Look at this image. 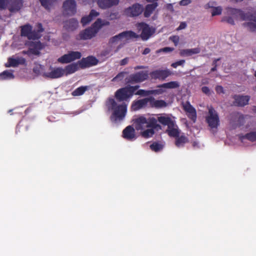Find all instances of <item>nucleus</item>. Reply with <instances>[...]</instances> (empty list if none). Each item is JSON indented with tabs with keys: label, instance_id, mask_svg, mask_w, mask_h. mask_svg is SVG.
I'll return each instance as SVG.
<instances>
[{
	"label": "nucleus",
	"instance_id": "nucleus-1",
	"mask_svg": "<svg viewBox=\"0 0 256 256\" xmlns=\"http://www.w3.org/2000/svg\"><path fill=\"white\" fill-rule=\"evenodd\" d=\"M138 88V86H127L119 89L115 94L116 100L110 98L107 100L106 105L111 113L112 122L118 123L124 120L126 113V105L122 101L130 99Z\"/></svg>",
	"mask_w": 256,
	"mask_h": 256
},
{
	"label": "nucleus",
	"instance_id": "nucleus-2",
	"mask_svg": "<svg viewBox=\"0 0 256 256\" xmlns=\"http://www.w3.org/2000/svg\"><path fill=\"white\" fill-rule=\"evenodd\" d=\"M226 15L222 18V20L230 24H234V20L238 19L248 20V22L244 24V27L252 32H256V12L247 16L244 12L238 9L228 8L226 10Z\"/></svg>",
	"mask_w": 256,
	"mask_h": 256
},
{
	"label": "nucleus",
	"instance_id": "nucleus-3",
	"mask_svg": "<svg viewBox=\"0 0 256 256\" xmlns=\"http://www.w3.org/2000/svg\"><path fill=\"white\" fill-rule=\"evenodd\" d=\"M134 126L136 130L140 131L141 136L144 138L152 137L155 130L161 129V126L157 123L156 118L154 116H138L134 120Z\"/></svg>",
	"mask_w": 256,
	"mask_h": 256
},
{
	"label": "nucleus",
	"instance_id": "nucleus-4",
	"mask_svg": "<svg viewBox=\"0 0 256 256\" xmlns=\"http://www.w3.org/2000/svg\"><path fill=\"white\" fill-rule=\"evenodd\" d=\"M138 37V35L132 31H126L115 36L110 40V49L103 52L102 54L105 56H110L118 52L128 40Z\"/></svg>",
	"mask_w": 256,
	"mask_h": 256
},
{
	"label": "nucleus",
	"instance_id": "nucleus-5",
	"mask_svg": "<svg viewBox=\"0 0 256 256\" xmlns=\"http://www.w3.org/2000/svg\"><path fill=\"white\" fill-rule=\"evenodd\" d=\"M105 24H106L104 22L102 21L100 19H98L90 28L82 31L76 38L84 40L92 38L96 36L101 27Z\"/></svg>",
	"mask_w": 256,
	"mask_h": 256
},
{
	"label": "nucleus",
	"instance_id": "nucleus-6",
	"mask_svg": "<svg viewBox=\"0 0 256 256\" xmlns=\"http://www.w3.org/2000/svg\"><path fill=\"white\" fill-rule=\"evenodd\" d=\"M206 121L208 126L212 128H215L219 125V118L216 111L212 108H208V112L206 116Z\"/></svg>",
	"mask_w": 256,
	"mask_h": 256
},
{
	"label": "nucleus",
	"instance_id": "nucleus-7",
	"mask_svg": "<svg viewBox=\"0 0 256 256\" xmlns=\"http://www.w3.org/2000/svg\"><path fill=\"white\" fill-rule=\"evenodd\" d=\"M136 26L138 30L141 32L140 37L143 40H148L155 32L154 28L144 23L138 24Z\"/></svg>",
	"mask_w": 256,
	"mask_h": 256
},
{
	"label": "nucleus",
	"instance_id": "nucleus-8",
	"mask_svg": "<svg viewBox=\"0 0 256 256\" xmlns=\"http://www.w3.org/2000/svg\"><path fill=\"white\" fill-rule=\"evenodd\" d=\"M82 54L78 52L71 51L60 57L58 62L62 64H66L72 61L79 59L81 58Z\"/></svg>",
	"mask_w": 256,
	"mask_h": 256
},
{
	"label": "nucleus",
	"instance_id": "nucleus-9",
	"mask_svg": "<svg viewBox=\"0 0 256 256\" xmlns=\"http://www.w3.org/2000/svg\"><path fill=\"white\" fill-rule=\"evenodd\" d=\"M64 76L63 68L50 67L44 74V77L49 78H57Z\"/></svg>",
	"mask_w": 256,
	"mask_h": 256
},
{
	"label": "nucleus",
	"instance_id": "nucleus-10",
	"mask_svg": "<svg viewBox=\"0 0 256 256\" xmlns=\"http://www.w3.org/2000/svg\"><path fill=\"white\" fill-rule=\"evenodd\" d=\"M84 4H89L95 1L102 8H106L111 6L116 5L119 2V0H81Z\"/></svg>",
	"mask_w": 256,
	"mask_h": 256
},
{
	"label": "nucleus",
	"instance_id": "nucleus-11",
	"mask_svg": "<svg viewBox=\"0 0 256 256\" xmlns=\"http://www.w3.org/2000/svg\"><path fill=\"white\" fill-rule=\"evenodd\" d=\"M63 10L66 14H74L76 11V4L75 0H66L63 4Z\"/></svg>",
	"mask_w": 256,
	"mask_h": 256
},
{
	"label": "nucleus",
	"instance_id": "nucleus-12",
	"mask_svg": "<svg viewBox=\"0 0 256 256\" xmlns=\"http://www.w3.org/2000/svg\"><path fill=\"white\" fill-rule=\"evenodd\" d=\"M246 116L239 113H235L230 116V124L234 128L243 124Z\"/></svg>",
	"mask_w": 256,
	"mask_h": 256
},
{
	"label": "nucleus",
	"instance_id": "nucleus-13",
	"mask_svg": "<svg viewBox=\"0 0 256 256\" xmlns=\"http://www.w3.org/2000/svg\"><path fill=\"white\" fill-rule=\"evenodd\" d=\"M142 11V6L140 4H136L126 9L124 14L128 16H136L140 14Z\"/></svg>",
	"mask_w": 256,
	"mask_h": 256
},
{
	"label": "nucleus",
	"instance_id": "nucleus-14",
	"mask_svg": "<svg viewBox=\"0 0 256 256\" xmlns=\"http://www.w3.org/2000/svg\"><path fill=\"white\" fill-rule=\"evenodd\" d=\"M21 35L26 36L29 40H36L40 37L38 34L32 32V27L28 24L22 26Z\"/></svg>",
	"mask_w": 256,
	"mask_h": 256
},
{
	"label": "nucleus",
	"instance_id": "nucleus-15",
	"mask_svg": "<svg viewBox=\"0 0 256 256\" xmlns=\"http://www.w3.org/2000/svg\"><path fill=\"white\" fill-rule=\"evenodd\" d=\"M148 77V73L146 72H141L130 76L128 82H140L146 80Z\"/></svg>",
	"mask_w": 256,
	"mask_h": 256
},
{
	"label": "nucleus",
	"instance_id": "nucleus-16",
	"mask_svg": "<svg viewBox=\"0 0 256 256\" xmlns=\"http://www.w3.org/2000/svg\"><path fill=\"white\" fill-rule=\"evenodd\" d=\"M182 106L188 116L194 122L196 119V113L195 108L190 104L186 102L182 104Z\"/></svg>",
	"mask_w": 256,
	"mask_h": 256
},
{
	"label": "nucleus",
	"instance_id": "nucleus-17",
	"mask_svg": "<svg viewBox=\"0 0 256 256\" xmlns=\"http://www.w3.org/2000/svg\"><path fill=\"white\" fill-rule=\"evenodd\" d=\"M122 137L126 140L133 141L136 139L137 136L134 128L132 126H128L122 132Z\"/></svg>",
	"mask_w": 256,
	"mask_h": 256
},
{
	"label": "nucleus",
	"instance_id": "nucleus-18",
	"mask_svg": "<svg viewBox=\"0 0 256 256\" xmlns=\"http://www.w3.org/2000/svg\"><path fill=\"white\" fill-rule=\"evenodd\" d=\"M156 119L157 122L158 121L164 126H167L168 128L176 122L174 117L166 114H159Z\"/></svg>",
	"mask_w": 256,
	"mask_h": 256
},
{
	"label": "nucleus",
	"instance_id": "nucleus-19",
	"mask_svg": "<svg viewBox=\"0 0 256 256\" xmlns=\"http://www.w3.org/2000/svg\"><path fill=\"white\" fill-rule=\"evenodd\" d=\"M172 74V72L166 69L164 70H156L151 73L150 76L152 78L159 80H164Z\"/></svg>",
	"mask_w": 256,
	"mask_h": 256
},
{
	"label": "nucleus",
	"instance_id": "nucleus-20",
	"mask_svg": "<svg viewBox=\"0 0 256 256\" xmlns=\"http://www.w3.org/2000/svg\"><path fill=\"white\" fill-rule=\"evenodd\" d=\"M25 60L20 57L13 56L8 58V62L6 63V67H16L20 64H24Z\"/></svg>",
	"mask_w": 256,
	"mask_h": 256
},
{
	"label": "nucleus",
	"instance_id": "nucleus-21",
	"mask_svg": "<svg viewBox=\"0 0 256 256\" xmlns=\"http://www.w3.org/2000/svg\"><path fill=\"white\" fill-rule=\"evenodd\" d=\"M97 63L98 60L94 56H88L79 62L80 66L81 68L89 67L96 65Z\"/></svg>",
	"mask_w": 256,
	"mask_h": 256
},
{
	"label": "nucleus",
	"instance_id": "nucleus-22",
	"mask_svg": "<svg viewBox=\"0 0 256 256\" xmlns=\"http://www.w3.org/2000/svg\"><path fill=\"white\" fill-rule=\"evenodd\" d=\"M148 104L152 107L160 108H165L168 106L167 103L164 100H156L152 97L148 98Z\"/></svg>",
	"mask_w": 256,
	"mask_h": 256
},
{
	"label": "nucleus",
	"instance_id": "nucleus-23",
	"mask_svg": "<svg viewBox=\"0 0 256 256\" xmlns=\"http://www.w3.org/2000/svg\"><path fill=\"white\" fill-rule=\"evenodd\" d=\"M234 104L236 106H244L248 104L250 96H248L236 95L234 97Z\"/></svg>",
	"mask_w": 256,
	"mask_h": 256
},
{
	"label": "nucleus",
	"instance_id": "nucleus-24",
	"mask_svg": "<svg viewBox=\"0 0 256 256\" xmlns=\"http://www.w3.org/2000/svg\"><path fill=\"white\" fill-rule=\"evenodd\" d=\"M42 48V45L39 42H32L30 48L28 52H26V54H39L40 50H41ZM23 53L26 54V52L23 51Z\"/></svg>",
	"mask_w": 256,
	"mask_h": 256
},
{
	"label": "nucleus",
	"instance_id": "nucleus-25",
	"mask_svg": "<svg viewBox=\"0 0 256 256\" xmlns=\"http://www.w3.org/2000/svg\"><path fill=\"white\" fill-rule=\"evenodd\" d=\"M166 132L170 136L176 138L180 136V130H179L175 122L172 124L168 128Z\"/></svg>",
	"mask_w": 256,
	"mask_h": 256
},
{
	"label": "nucleus",
	"instance_id": "nucleus-26",
	"mask_svg": "<svg viewBox=\"0 0 256 256\" xmlns=\"http://www.w3.org/2000/svg\"><path fill=\"white\" fill-rule=\"evenodd\" d=\"M80 67L79 62L78 63H74L66 66L64 70V76H68V74L74 73Z\"/></svg>",
	"mask_w": 256,
	"mask_h": 256
},
{
	"label": "nucleus",
	"instance_id": "nucleus-27",
	"mask_svg": "<svg viewBox=\"0 0 256 256\" xmlns=\"http://www.w3.org/2000/svg\"><path fill=\"white\" fill-rule=\"evenodd\" d=\"M148 98H145L142 100H140L134 102L132 105V109L133 110H137L146 105L148 104Z\"/></svg>",
	"mask_w": 256,
	"mask_h": 256
},
{
	"label": "nucleus",
	"instance_id": "nucleus-28",
	"mask_svg": "<svg viewBox=\"0 0 256 256\" xmlns=\"http://www.w3.org/2000/svg\"><path fill=\"white\" fill-rule=\"evenodd\" d=\"M99 13L94 10H92L89 16H84L81 20L82 25L85 26L91 22L94 18L98 16Z\"/></svg>",
	"mask_w": 256,
	"mask_h": 256
},
{
	"label": "nucleus",
	"instance_id": "nucleus-29",
	"mask_svg": "<svg viewBox=\"0 0 256 256\" xmlns=\"http://www.w3.org/2000/svg\"><path fill=\"white\" fill-rule=\"evenodd\" d=\"M200 50V48H196L190 49L182 50L180 52V54L183 56H189L194 54H198Z\"/></svg>",
	"mask_w": 256,
	"mask_h": 256
},
{
	"label": "nucleus",
	"instance_id": "nucleus-30",
	"mask_svg": "<svg viewBox=\"0 0 256 256\" xmlns=\"http://www.w3.org/2000/svg\"><path fill=\"white\" fill-rule=\"evenodd\" d=\"M214 3L213 2H209L206 5V8H212L211 10L212 16L220 15L222 12V8L221 6H214Z\"/></svg>",
	"mask_w": 256,
	"mask_h": 256
},
{
	"label": "nucleus",
	"instance_id": "nucleus-31",
	"mask_svg": "<svg viewBox=\"0 0 256 256\" xmlns=\"http://www.w3.org/2000/svg\"><path fill=\"white\" fill-rule=\"evenodd\" d=\"M240 138L242 142H244L246 140L252 142H256V130L250 132L245 136H240Z\"/></svg>",
	"mask_w": 256,
	"mask_h": 256
},
{
	"label": "nucleus",
	"instance_id": "nucleus-32",
	"mask_svg": "<svg viewBox=\"0 0 256 256\" xmlns=\"http://www.w3.org/2000/svg\"><path fill=\"white\" fill-rule=\"evenodd\" d=\"M14 78L13 72L12 70H6L0 74V80H10L14 79Z\"/></svg>",
	"mask_w": 256,
	"mask_h": 256
},
{
	"label": "nucleus",
	"instance_id": "nucleus-33",
	"mask_svg": "<svg viewBox=\"0 0 256 256\" xmlns=\"http://www.w3.org/2000/svg\"><path fill=\"white\" fill-rule=\"evenodd\" d=\"M78 26V22L75 19H71L66 22L64 26L68 30H73L76 29Z\"/></svg>",
	"mask_w": 256,
	"mask_h": 256
},
{
	"label": "nucleus",
	"instance_id": "nucleus-34",
	"mask_svg": "<svg viewBox=\"0 0 256 256\" xmlns=\"http://www.w3.org/2000/svg\"><path fill=\"white\" fill-rule=\"evenodd\" d=\"M188 140L186 137L184 135H181L180 136H178L177 138H176V145L178 147H182L184 145L188 142Z\"/></svg>",
	"mask_w": 256,
	"mask_h": 256
},
{
	"label": "nucleus",
	"instance_id": "nucleus-35",
	"mask_svg": "<svg viewBox=\"0 0 256 256\" xmlns=\"http://www.w3.org/2000/svg\"><path fill=\"white\" fill-rule=\"evenodd\" d=\"M22 6V0H16L14 2L12 6L10 7L9 9L10 12L18 11Z\"/></svg>",
	"mask_w": 256,
	"mask_h": 256
},
{
	"label": "nucleus",
	"instance_id": "nucleus-36",
	"mask_svg": "<svg viewBox=\"0 0 256 256\" xmlns=\"http://www.w3.org/2000/svg\"><path fill=\"white\" fill-rule=\"evenodd\" d=\"M157 6L158 4L156 3L148 4L146 8L144 13V16L146 17H148Z\"/></svg>",
	"mask_w": 256,
	"mask_h": 256
},
{
	"label": "nucleus",
	"instance_id": "nucleus-37",
	"mask_svg": "<svg viewBox=\"0 0 256 256\" xmlns=\"http://www.w3.org/2000/svg\"><path fill=\"white\" fill-rule=\"evenodd\" d=\"M164 147V144L162 142H155L150 145V148L154 152L161 151Z\"/></svg>",
	"mask_w": 256,
	"mask_h": 256
},
{
	"label": "nucleus",
	"instance_id": "nucleus-38",
	"mask_svg": "<svg viewBox=\"0 0 256 256\" xmlns=\"http://www.w3.org/2000/svg\"><path fill=\"white\" fill-rule=\"evenodd\" d=\"M33 70L36 74L44 76L46 70H45L42 65L36 64L34 66Z\"/></svg>",
	"mask_w": 256,
	"mask_h": 256
},
{
	"label": "nucleus",
	"instance_id": "nucleus-39",
	"mask_svg": "<svg viewBox=\"0 0 256 256\" xmlns=\"http://www.w3.org/2000/svg\"><path fill=\"white\" fill-rule=\"evenodd\" d=\"M162 86L165 90L167 88H174L179 86V84L177 82H170L162 84Z\"/></svg>",
	"mask_w": 256,
	"mask_h": 256
},
{
	"label": "nucleus",
	"instance_id": "nucleus-40",
	"mask_svg": "<svg viewBox=\"0 0 256 256\" xmlns=\"http://www.w3.org/2000/svg\"><path fill=\"white\" fill-rule=\"evenodd\" d=\"M166 92L164 88L162 86V84L158 86V88L155 90H151V94L160 95Z\"/></svg>",
	"mask_w": 256,
	"mask_h": 256
},
{
	"label": "nucleus",
	"instance_id": "nucleus-41",
	"mask_svg": "<svg viewBox=\"0 0 256 256\" xmlns=\"http://www.w3.org/2000/svg\"><path fill=\"white\" fill-rule=\"evenodd\" d=\"M42 6L48 9L57 0H40Z\"/></svg>",
	"mask_w": 256,
	"mask_h": 256
},
{
	"label": "nucleus",
	"instance_id": "nucleus-42",
	"mask_svg": "<svg viewBox=\"0 0 256 256\" xmlns=\"http://www.w3.org/2000/svg\"><path fill=\"white\" fill-rule=\"evenodd\" d=\"M86 88L84 86L78 88L75 90L72 93L74 96H79L82 95L86 91Z\"/></svg>",
	"mask_w": 256,
	"mask_h": 256
},
{
	"label": "nucleus",
	"instance_id": "nucleus-43",
	"mask_svg": "<svg viewBox=\"0 0 256 256\" xmlns=\"http://www.w3.org/2000/svg\"><path fill=\"white\" fill-rule=\"evenodd\" d=\"M135 94L140 95L143 96H146L150 95H151V90H139L136 91L134 93Z\"/></svg>",
	"mask_w": 256,
	"mask_h": 256
},
{
	"label": "nucleus",
	"instance_id": "nucleus-44",
	"mask_svg": "<svg viewBox=\"0 0 256 256\" xmlns=\"http://www.w3.org/2000/svg\"><path fill=\"white\" fill-rule=\"evenodd\" d=\"M126 72H121L112 80V82H120L122 80L125 76Z\"/></svg>",
	"mask_w": 256,
	"mask_h": 256
},
{
	"label": "nucleus",
	"instance_id": "nucleus-45",
	"mask_svg": "<svg viewBox=\"0 0 256 256\" xmlns=\"http://www.w3.org/2000/svg\"><path fill=\"white\" fill-rule=\"evenodd\" d=\"M11 0H0V9L5 8Z\"/></svg>",
	"mask_w": 256,
	"mask_h": 256
},
{
	"label": "nucleus",
	"instance_id": "nucleus-46",
	"mask_svg": "<svg viewBox=\"0 0 256 256\" xmlns=\"http://www.w3.org/2000/svg\"><path fill=\"white\" fill-rule=\"evenodd\" d=\"M170 39L174 44V45L176 46L180 41V38L178 36H170Z\"/></svg>",
	"mask_w": 256,
	"mask_h": 256
},
{
	"label": "nucleus",
	"instance_id": "nucleus-47",
	"mask_svg": "<svg viewBox=\"0 0 256 256\" xmlns=\"http://www.w3.org/2000/svg\"><path fill=\"white\" fill-rule=\"evenodd\" d=\"M202 92L206 95H210L212 91L207 86H203L202 88Z\"/></svg>",
	"mask_w": 256,
	"mask_h": 256
},
{
	"label": "nucleus",
	"instance_id": "nucleus-48",
	"mask_svg": "<svg viewBox=\"0 0 256 256\" xmlns=\"http://www.w3.org/2000/svg\"><path fill=\"white\" fill-rule=\"evenodd\" d=\"M174 50L173 48H169V47H166L162 49L159 50L157 51L158 52H172Z\"/></svg>",
	"mask_w": 256,
	"mask_h": 256
},
{
	"label": "nucleus",
	"instance_id": "nucleus-49",
	"mask_svg": "<svg viewBox=\"0 0 256 256\" xmlns=\"http://www.w3.org/2000/svg\"><path fill=\"white\" fill-rule=\"evenodd\" d=\"M184 62L185 61L184 60H180L176 62L172 63V66L174 68H176L178 66L182 65Z\"/></svg>",
	"mask_w": 256,
	"mask_h": 256
},
{
	"label": "nucleus",
	"instance_id": "nucleus-50",
	"mask_svg": "<svg viewBox=\"0 0 256 256\" xmlns=\"http://www.w3.org/2000/svg\"><path fill=\"white\" fill-rule=\"evenodd\" d=\"M187 24L186 22H180L178 27L176 28L177 30H184L186 28Z\"/></svg>",
	"mask_w": 256,
	"mask_h": 256
},
{
	"label": "nucleus",
	"instance_id": "nucleus-51",
	"mask_svg": "<svg viewBox=\"0 0 256 256\" xmlns=\"http://www.w3.org/2000/svg\"><path fill=\"white\" fill-rule=\"evenodd\" d=\"M216 92L218 94H221L224 93L223 88L220 86H216Z\"/></svg>",
	"mask_w": 256,
	"mask_h": 256
},
{
	"label": "nucleus",
	"instance_id": "nucleus-52",
	"mask_svg": "<svg viewBox=\"0 0 256 256\" xmlns=\"http://www.w3.org/2000/svg\"><path fill=\"white\" fill-rule=\"evenodd\" d=\"M191 2L190 0H182L180 2V4L182 6H186L188 5Z\"/></svg>",
	"mask_w": 256,
	"mask_h": 256
},
{
	"label": "nucleus",
	"instance_id": "nucleus-53",
	"mask_svg": "<svg viewBox=\"0 0 256 256\" xmlns=\"http://www.w3.org/2000/svg\"><path fill=\"white\" fill-rule=\"evenodd\" d=\"M166 8L168 10H170L172 12H173L174 11L172 4H167L166 6Z\"/></svg>",
	"mask_w": 256,
	"mask_h": 256
},
{
	"label": "nucleus",
	"instance_id": "nucleus-54",
	"mask_svg": "<svg viewBox=\"0 0 256 256\" xmlns=\"http://www.w3.org/2000/svg\"><path fill=\"white\" fill-rule=\"evenodd\" d=\"M128 58H125L122 60L120 62V65L124 66V65L126 64L128 62Z\"/></svg>",
	"mask_w": 256,
	"mask_h": 256
},
{
	"label": "nucleus",
	"instance_id": "nucleus-55",
	"mask_svg": "<svg viewBox=\"0 0 256 256\" xmlns=\"http://www.w3.org/2000/svg\"><path fill=\"white\" fill-rule=\"evenodd\" d=\"M150 52V50L148 48H146L142 52L144 54H146Z\"/></svg>",
	"mask_w": 256,
	"mask_h": 256
},
{
	"label": "nucleus",
	"instance_id": "nucleus-56",
	"mask_svg": "<svg viewBox=\"0 0 256 256\" xmlns=\"http://www.w3.org/2000/svg\"><path fill=\"white\" fill-rule=\"evenodd\" d=\"M208 82V80L207 78L203 79L202 81V84H207Z\"/></svg>",
	"mask_w": 256,
	"mask_h": 256
},
{
	"label": "nucleus",
	"instance_id": "nucleus-57",
	"mask_svg": "<svg viewBox=\"0 0 256 256\" xmlns=\"http://www.w3.org/2000/svg\"><path fill=\"white\" fill-rule=\"evenodd\" d=\"M38 32H41L43 30V29L42 28V26L41 24H38Z\"/></svg>",
	"mask_w": 256,
	"mask_h": 256
},
{
	"label": "nucleus",
	"instance_id": "nucleus-58",
	"mask_svg": "<svg viewBox=\"0 0 256 256\" xmlns=\"http://www.w3.org/2000/svg\"><path fill=\"white\" fill-rule=\"evenodd\" d=\"M242 0H230L231 2H242Z\"/></svg>",
	"mask_w": 256,
	"mask_h": 256
},
{
	"label": "nucleus",
	"instance_id": "nucleus-59",
	"mask_svg": "<svg viewBox=\"0 0 256 256\" xmlns=\"http://www.w3.org/2000/svg\"><path fill=\"white\" fill-rule=\"evenodd\" d=\"M143 68V67L142 66H136L134 68H135V70H136V69H140V68Z\"/></svg>",
	"mask_w": 256,
	"mask_h": 256
},
{
	"label": "nucleus",
	"instance_id": "nucleus-60",
	"mask_svg": "<svg viewBox=\"0 0 256 256\" xmlns=\"http://www.w3.org/2000/svg\"><path fill=\"white\" fill-rule=\"evenodd\" d=\"M198 144L196 142H194L193 144V146H196Z\"/></svg>",
	"mask_w": 256,
	"mask_h": 256
},
{
	"label": "nucleus",
	"instance_id": "nucleus-61",
	"mask_svg": "<svg viewBox=\"0 0 256 256\" xmlns=\"http://www.w3.org/2000/svg\"><path fill=\"white\" fill-rule=\"evenodd\" d=\"M216 70V68L214 67V68H212L211 70L212 71H214V70Z\"/></svg>",
	"mask_w": 256,
	"mask_h": 256
},
{
	"label": "nucleus",
	"instance_id": "nucleus-62",
	"mask_svg": "<svg viewBox=\"0 0 256 256\" xmlns=\"http://www.w3.org/2000/svg\"><path fill=\"white\" fill-rule=\"evenodd\" d=\"M254 90H256V86L254 87Z\"/></svg>",
	"mask_w": 256,
	"mask_h": 256
},
{
	"label": "nucleus",
	"instance_id": "nucleus-63",
	"mask_svg": "<svg viewBox=\"0 0 256 256\" xmlns=\"http://www.w3.org/2000/svg\"><path fill=\"white\" fill-rule=\"evenodd\" d=\"M254 76L256 77V72L254 73Z\"/></svg>",
	"mask_w": 256,
	"mask_h": 256
},
{
	"label": "nucleus",
	"instance_id": "nucleus-64",
	"mask_svg": "<svg viewBox=\"0 0 256 256\" xmlns=\"http://www.w3.org/2000/svg\"><path fill=\"white\" fill-rule=\"evenodd\" d=\"M217 60H218V59H217V60H214V62H216Z\"/></svg>",
	"mask_w": 256,
	"mask_h": 256
}]
</instances>
